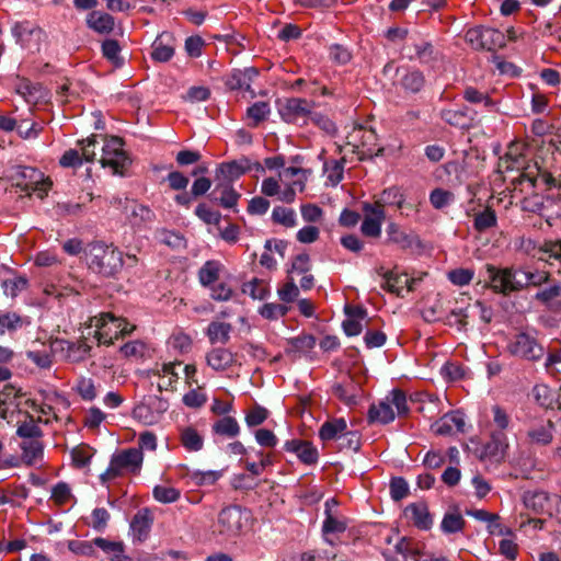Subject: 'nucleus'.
I'll return each mask as SVG.
<instances>
[{"label": "nucleus", "mask_w": 561, "mask_h": 561, "mask_svg": "<svg viewBox=\"0 0 561 561\" xmlns=\"http://www.w3.org/2000/svg\"><path fill=\"white\" fill-rule=\"evenodd\" d=\"M21 448L24 462L33 465L43 455L42 437L22 439Z\"/></svg>", "instance_id": "obj_37"}, {"label": "nucleus", "mask_w": 561, "mask_h": 561, "mask_svg": "<svg viewBox=\"0 0 561 561\" xmlns=\"http://www.w3.org/2000/svg\"><path fill=\"white\" fill-rule=\"evenodd\" d=\"M437 435H453L465 431V419L459 411L450 412L442 416L432 425Z\"/></svg>", "instance_id": "obj_21"}, {"label": "nucleus", "mask_w": 561, "mask_h": 561, "mask_svg": "<svg viewBox=\"0 0 561 561\" xmlns=\"http://www.w3.org/2000/svg\"><path fill=\"white\" fill-rule=\"evenodd\" d=\"M466 41L474 49L496 50L505 46L503 32L488 26H476L466 32Z\"/></svg>", "instance_id": "obj_9"}, {"label": "nucleus", "mask_w": 561, "mask_h": 561, "mask_svg": "<svg viewBox=\"0 0 561 561\" xmlns=\"http://www.w3.org/2000/svg\"><path fill=\"white\" fill-rule=\"evenodd\" d=\"M486 272L491 283V288L495 293L508 295L523 289V283H520L518 270H501L493 265H486Z\"/></svg>", "instance_id": "obj_11"}, {"label": "nucleus", "mask_w": 561, "mask_h": 561, "mask_svg": "<svg viewBox=\"0 0 561 561\" xmlns=\"http://www.w3.org/2000/svg\"><path fill=\"white\" fill-rule=\"evenodd\" d=\"M402 88L409 92H419L424 85V77L417 71H409L407 72L400 81Z\"/></svg>", "instance_id": "obj_56"}, {"label": "nucleus", "mask_w": 561, "mask_h": 561, "mask_svg": "<svg viewBox=\"0 0 561 561\" xmlns=\"http://www.w3.org/2000/svg\"><path fill=\"white\" fill-rule=\"evenodd\" d=\"M16 130L23 139H35L43 130V126L38 123L24 118L18 122Z\"/></svg>", "instance_id": "obj_58"}, {"label": "nucleus", "mask_w": 561, "mask_h": 561, "mask_svg": "<svg viewBox=\"0 0 561 561\" xmlns=\"http://www.w3.org/2000/svg\"><path fill=\"white\" fill-rule=\"evenodd\" d=\"M343 160H331L324 163V172L332 185H336L343 179Z\"/></svg>", "instance_id": "obj_62"}, {"label": "nucleus", "mask_w": 561, "mask_h": 561, "mask_svg": "<svg viewBox=\"0 0 561 561\" xmlns=\"http://www.w3.org/2000/svg\"><path fill=\"white\" fill-rule=\"evenodd\" d=\"M499 168L502 172L515 171L516 176L511 180L513 196L531 194L539 183L547 188L561 187V163H553L542 171L536 161H527L523 156H513L507 152L500 159Z\"/></svg>", "instance_id": "obj_1"}, {"label": "nucleus", "mask_w": 561, "mask_h": 561, "mask_svg": "<svg viewBox=\"0 0 561 561\" xmlns=\"http://www.w3.org/2000/svg\"><path fill=\"white\" fill-rule=\"evenodd\" d=\"M12 185L20 188L26 196L35 195L44 199L53 186V181L38 169L18 167L11 175Z\"/></svg>", "instance_id": "obj_4"}, {"label": "nucleus", "mask_w": 561, "mask_h": 561, "mask_svg": "<svg viewBox=\"0 0 561 561\" xmlns=\"http://www.w3.org/2000/svg\"><path fill=\"white\" fill-rule=\"evenodd\" d=\"M180 366V362L157 363L153 368L147 371V376L149 378L156 377L159 379L157 387L160 392L175 391L180 379L178 371V367Z\"/></svg>", "instance_id": "obj_17"}, {"label": "nucleus", "mask_w": 561, "mask_h": 561, "mask_svg": "<svg viewBox=\"0 0 561 561\" xmlns=\"http://www.w3.org/2000/svg\"><path fill=\"white\" fill-rule=\"evenodd\" d=\"M310 171L289 167L279 173V181L286 184V188L282 192L279 201L285 203H293L296 198V191L302 192L306 187V182Z\"/></svg>", "instance_id": "obj_15"}, {"label": "nucleus", "mask_w": 561, "mask_h": 561, "mask_svg": "<svg viewBox=\"0 0 561 561\" xmlns=\"http://www.w3.org/2000/svg\"><path fill=\"white\" fill-rule=\"evenodd\" d=\"M404 516L420 529L427 530L432 527V516L427 505L423 502L409 504L404 508Z\"/></svg>", "instance_id": "obj_25"}, {"label": "nucleus", "mask_w": 561, "mask_h": 561, "mask_svg": "<svg viewBox=\"0 0 561 561\" xmlns=\"http://www.w3.org/2000/svg\"><path fill=\"white\" fill-rule=\"evenodd\" d=\"M394 551L401 557V560L398 558L387 557V561H412L420 553V550L415 547L413 541L407 537H401L399 539L394 545Z\"/></svg>", "instance_id": "obj_43"}, {"label": "nucleus", "mask_w": 561, "mask_h": 561, "mask_svg": "<svg viewBox=\"0 0 561 561\" xmlns=\"http://www.w3.org/2000/svg\"><path fill=\"white\" fill-rule=\"evenodd\" d=\"M213 431L220 436L231 438L239 434L240 426L236 419L231 416H224L213 424Z\"/></svg>", "instance_id": "obj_46"}, {"label": "nucleus", "mask_w": 561, "mask_h": 561, "mask_svg": "<svg viewBox=\"0 0 561 561\" xmlns=\"http://www.w3.org/2000/svg\"><path fill=\"white\" fill-rule=\"evenodd\" d=\"M95 323V337L100 344L111 345L114 340L119 336L129 334L134 327L122 318H116L112 313H102L99 318L94 319Z\"/></svg>", "instance_id": "obj_8"}, {"label": "nucleus", "mask_w": 561, "mask_h": 561, "mask_svg": "<svg viewBox=\"0 0 561 561\" xmlns=\"http://www.w3.org/2000/svg\"><path fill=\"white\" fill-rule=\"evenodd\" d=\"M552 241L553 240H547L542 244L537 245L536 242L533 241L531 239H523L520 241V249L525 253H527L534 257H537L540 261H545V262L549 263L550 265H557V262L553 260V257H549L550 253H546L543 251V248L546 247V244L548 242H552Z\"/></svg>", "instance_id": "obj_42"}, {"label": "nucleus", "mask_w": 561, "mask_h": 561, "mask_svg": "<svg viewBox=\"0 0 561 561\" xmlns=\"http://www.w3.org/2000/svg\"><path fill=\"white\" fill-rule=\"evenodd\" d=\"M37 423L38 421L26 412L24 420L19 421L16 424V435L22 439L42 437L43 431Z\"/></svg>", "instance_id": "obj_40"}, {"label": "nucleus", "mask_w": 561, "mask_h": 561, "mask_svg": "<svg viewBox=\"0 0 561 561\" xmlns=\"http://www.w3.org/2000/svg\"><path fill=\"white\" fill-rule=\"evenodd\" d=\"M206 363L215 371H227L240 365L238 356L228 348L215 347L206 353Z\"/></svg>", "instance_id": "obj_19"}, {"label": "nucleus", "mask_w": 561, "mask_h": 561, "mask_svg": "<svg viewBox=\"0 0 561 561\" xmlns=\"http://www.w3.org/2000/svg\"><path fill=\"white\" fill-rule=\"evenodd\" d=\"M377 202H381L383 206L394 205L398 209H402L405 204V197L399 187L391 186L382 191Z\"/></svg>", "instance_id": "obj_53"}, {"label": "nucleus", "mask_w": 561, "mask_h": 561, "mask_svg": "<svg viewBox=\"0 0 561 561\" xmlns=\"http://www.w3.org/2000/svg\"><path fill=\"white\" fill-rule=\"evenodd\" d=\"M313 103L306 99L290 98L279 106V114L287 123L306 122L312 114Z\"/></svg>", "instance_id": "obj_18"}, {"label": "nucleus", "mask_w": 561, "mask_h": 561, "mask_svg": "<svg viewBox=\"0 0 561 561\" xmlns=\"http://www.w3.org/2000/svg\"><path fill=\"white\" fill-rule=\"evenodd\" d=\"M142 462L144 454L140 449H123L112 456L108 468L100 476V479L103 482H107L127 473L138 474L141 470Z\"/></svg>", "instance_id": "obj_7"}, {"label": "nucleus", "mask_w": 561, "mask_h": 561, "mask_svg": "<svg viewBox=\"0 0 561 561\" xmlns=\"http://www.w3.org/2000/svg\"><path fill=\"white\" fill-rule=\"evenodd\" d=\"M222 476L221 471H194L191 473V479L196 485H213Z\"/></svg>", "instance_id": "obj_60"}, {"label": "nucleus", "mask_w": 561, "mask_h": 561, "mask_svg": "<svg viewBox=\"0 0 561 561\" xmlns=\"http://www.w3.org/2000/svg\"><path fill=\"white\" fill-rule=\"evenodd\" d=\"M497 224L495 211L491 207H485L482 211L474 214L473 227L478 232H484Z\"/></svg>", "instance_id": "obj_45"}, {"label": "nucleus", "mask_w": 561, "mask_h": 561, "mask_svg": "<svg viewBox=\"0 0 561 561\" xmlns=\"http://www.w3.org/2000/svg\"><path fill=\"white\" fill-rule=\"evenodd\" d=\"M153 499L163 504L176 502L181 496V491L170 485H156L152 490Z\"/></svg>", "instance_id": "obj_49"}, {"label": "nucleus", "mask_w": 561, "mask_h": 561, "mask_svg": "<svg viewBox=\"0 0 561 561\" xmlns=\"http://www.w3.org/2000/svg\"><path fill=\"white\" fill-rule=\"evenodd\" d=\"M76 389L79 396L85 401H91L96 397V388L91 378L81 377L77 382Z\"/></svg>", "instance_id": "obj_64"}, {"label": "nucleus", "mask_w": 561, "mask_h": 561, "mask_svg": "<svg viewBox=\"0 0 561 561\" xmlns=\"http://www.w3.org/2000/svg\"><path fill=\"white\" fill-rule=\"evenodd\" d=\"M347 431V425L344 419H334L327 421L322 424L319 431V436L322 440H337L340 443L341 436Z\"/></svg>", "instance_id": "obj_34"}, {"label": "nucleus", "mask_w": 561, "mask_h": 561, "mask_svg": "<svg viewBox=\"0 0 561 561\" xmlns=\"http://www.w3.org/2000/svg\"><path fill=\"white\" fill-rule=\"evenodd\" d=\"M300 213L306 222L318 224L323 220V210L316 204L301 205Z\"/></svg>", "instance_id": "obj_63"}, {"label": "nucleus", "mask_w": 561, "mask_h": 561, "mask_svg": "<svg viewBox=\"0 0 561 561\" xmlns=\"http://www.w3.org/2000/svg\"><path fill=\"white\" fill-rule=\"evenodd\" d=\"M38 393L42 397V401H41V405H38L39 416H38L37 421L48 424L50 422V417H53L54 420H58V416L55 412L53 403L66 402V399L62 398L57 392H49L46 390H41Z\"/></svg>", "instance_id": "obj_27"}, {"label": "nucleus", "mask_w": 561, "mask_h": 561, "mask_svg": "<svg viewBox=\"0 0 561 561\" xmlns=\"http://www.w3.org/2000/svg\"><path fill=\"white\" fill-rule=\"evenodd\" d=\"M271 112L270 105L266 102H256L247 110V117L251 122L250 126L256 127L261 122L266 119Z\"/></svg>", "instance_id": "obj_50"}, {"label": "nucleus", "mask_w": 561, "mask_h": 561, "mask_svg": "<svg viewBox=\"0 0 561 561\" xmlns=\"http://www.w3.org/2000/svg\"><path fill=\"white\" fill-rule=\"evenodd\" d=\"M222 264L218 261H207L198 271V279L205 287L214 285L218 279Z\"/></svg>", "instance_id": "obj_41"}, {"label": "nucleus", "mask_w": 561, "mask_h": 561, "mask_svg": "<svg viewBox=\"0 0 561 561\" xmlns=\"http://www.w3.org/2000/svg\"><path fill=\"white\" fill-rule=\"evenodd\" d=\"M87 261L90 270L105 277L116 275L125 263L118 249L103 242L89 245Z\"/></svg>", "instance_id": "obj_2"}, {"label": "nucleus", "mask_w": 561, "mask_h": 561, "mask_svg": "<svg viewBox=\"0 0 561 561\" xmlns=\"http://www.w3.org/2000/svg\"><path fill=\"white\" fill-rule=\"evenodd\" d=\"M232 331V327L230 323L227 322H220V321H213L209 323L206 335L209 339V342L211 344L221 343L226 344L228 343L230 339V333Z\"/></svg>", "instance_id": "obj_39"}, {"label": "nucleus", "mask_w": 561, "mask_h": 561, "mask_svg": "<svg viewBox=\"0 0 561 561\" xmlns=\"http://www.w3.org/2000/svg\"><path fill=\"white\" fill-rule=\"evenodd\" d=\"M100 162L103 168L112 169L114 174H123L128 163V158L123 149V140L121 138L111 137L105 140Z\"/></svg>", "instance_id": "obj_13"}, {"label": "nucleus", "mask_w": 561, "mask_h": 561, "mask_svg": "<svg viewBox=\"0 0 561 561\" xmlns=\"http://www.w3.org/2000/svg\"><path fill=\"white\" fill-rule=\"evenodd\" d=\"M242 293L253 299L263 300L268 294V285L263 279L252 278L242 285Z\"/></svg>", "instance_id": "obj_48"}, {"label": "nucleus", "mask_w": 561, "mask_h": 561, "mask_svg": "<svg viewBox=\"0 0 561 561\" xmlns=\"http://www.w3.org/2000/svg\"><path fill=\"white\" fill-rule=\"evenodd\" d=\"M465 525L466 522L460 513L449 512L445 514L440 524V528L446 534H454L457 531H461Z\"/></svg>", "instance_id": "obj_51"}, {"label": "nucleus", "mask_w": 561, "mask_h": 561, "mask_svg": "<svg viewBox=\"0 0 561 561\" xmlns=\"http://www.w3.org/2000/svg\"><path fill=\"white\" fill-rule=\"evenodd\" d=\"M491 440L485 445V455L495 460L504 458L508 449V439L505 430L508 428L511 419L504 409L492 407Z\"/></svg>", "instance_id": "obj_6"}, {"label": "nucleus", "mask_w": 561, "mask_h": 561, "mask_svg": "<svg viewBox=\"0 0 561 561\" xmlns=\"http://www.w3.org/2000/svg\"><path fill=\"white\" fill-rule=\"evenodd\" d=\"M251 161L248 158H241L230 162L221 163L218 171L227 181L231 182L251 170Z\"/></svg>", "instance_id": "obj_32"}, {"label": "nucleus", "mask_w": 561, "mask_h": 561, "mask_svg": "<svg viewBox=\"0 0 561 561\" xmlns=\"http://www.w3.org/2000/svg\"><path fill=\"white\" fill-rule=\"evenodd\" d=\"M440 117L443 121H445L447 124L455 126V127H467L469 126L470 118L467 116L466 112L462 110H444L440 113Z\"/></svg>", "instance_id": "obj_54"}, {"label": "nucleus", "mask_w": 561, "mask_h": 561, "mask_svg": "<svg viewBox=\"0 0 561 561\" xmlns=\"http://www.w3.org/2000/svg\"><path fill=\"white\" fill-rule=\"evenodd\" d=\"M168 408V400L159 396H148L134 408L133 416L145 425H153L159 422Z\"/></svg>", "instance_id": "obj_12"}, {"label": "nucleus", "mask_w": 561, "mask_h": 561, "mask_svg": "<svg viewBox=\"0 0 561 561\" xmlns=\"http://www.w3.org/2000/svg\"><path fill=\"white\" fill-rule=\"evenodd\" d=\"M454 201V194L443 188H435L430 194V202L436 209H443Z\"/></svg>", "instance_id": "obj_61"}, {"label": "nucleus", "mask_w": 561, "mask_h": 561, "mask_svg": "<svg viewBox=\"0 0 561 561\" xmlns=\"http://www.w3.org/2000/svg\"><path fill=\"white\" fill-rule=\"evenodd\" d=\"M388 241L400 245L401 248H410L413 243V237L407 233L396 222H390L387 227Z\"/></svg>", "instance_id": "obj_47"}, {"label": "nucleus", "mask_w": 561, "mask_h": 561, "mask_svg": "<svg viewBox=\"0 0 561 561\" xmlns=\"http://www.w3.org/2000/svg\"><path fill=\"white\" fill-rule=\"evenodd\" d=\"M554 425L550 420L531 424L526 432L527 443L530 445L547 446L553 439Z\"/></svg>", "instance_id": "obj_22"}, {"label": "nucleus", "mask_w": 561, "mask_h": 561, "mask_svg": "<svg viewBox=\"0 0 561 561\" xmlns=\"http://www.w3.org/2000/svg\"><path fill=\"white\" fill-rule=\"evenodd\" d=\"M12 33L16 41L26 48L36 47L41 37L42 31L36 27H31L26 23H18L12 28Z\"/></svg>", "instance_id": "obj_28"}, {"label": "nucleus", "mask_w": 561, "mask_h": 561, "mask_svg": "<svg viewBox=\"0 0 561 561\" xmlns=\"http://www.w3.org/2000/svg\"><path fill=\"white\" fill-rule=\"evenodd\" d=\"M250 514L239 505H228L220 510L213 533L226 540L241 536L249 523Z\"/></svg>", "instance_id": "obj_3"}, {"label": "nucleus", "mask_w": 561, "mask_h": 561, "mask_svg": "<svg viewBox=\"0 0 561 561\" xmlns=\"http://www.w3.org/2000/svg\"><path fill=\"white\" fill-rule=\"evenodd\" d=\"M507 351L511 355L527 359L538 360L543 356L545 350L537 340L527 334L519 333L514 336L507 344Z\"/></svg>", "instance_id": "obj_16"}, {"label": "nucleus", "mask_w": 561, "mask_h": 561, "mask_svg": "<svg viewBox=\"0 0 561 561\" xmlns=\"http://www.w3.org/2000/svg\"><path fill=\"white\" fill-rule=\"evenodd\" d=\"M520 283H523V289L529 285L540 286L547 283L549 279L548 272H530L526 270H518Z\"/></svg>", "instance_id": "obj_57"}, {"label": "nucleus", "mask_w": 561, "mask_h": 561, "mask_svg": "<svg viewBox=\"0 0 561 561\" xmlns=\"http://www.w3.org/2000/svg\"><path fill=\"white\" fill-rule=\"evenodd\" d=\"M256 76L257 70L253 67L242 70L236 69L229 75L226 83L231 90L249 91L251 89V83Z\"/></svg>", "instance_id": "obj_29"}, {"label": "nucleus", "mask_w": 561, "mask_h": 561, "mask_svg": "<svg viewBox=\"0 0 561 561\" xmlns=\"http://www.w3.org/2000/svg\"><path fill=\"white\" fill-rule=\"evenodd\" d=\"M284 448L288 453L296 454L305 465H314L318 461V450L308 440L290 439L285 443Z\"/></svg>", "instance_id": "obj_23"}, {"label": "nucleus", "mask_w": 561, "mask_h": 561, "mask_svg": "<svg viewBox=\"0 0 561 561\" xmlns=\"http://www.w3.org/2000/svg\"><path fill=\"white\" fill-rule=\"evenodd\" d=\"M337 502L334 499L328 500L325 502V519L322 525V531L324 535L334 534V533H344L347 528V524L345 520L340 519L333 516L331 512V506H336Z\"/></svg>", "instance_id": "obj_35"}, {"label": "nucleus", "mask_w": 561, "mask_h": 561, "mask_svg": "<svg viewBox=\"0 0 561 561\" xmlns=\"http://www.w3.org/2000/svg\"><path fill=\"white\" fill-rule=\"evenodd\" d=\"M102 54L115 67H121L123 65V58L121 57V46L117 41H104L102 44Z\"/></svg>", "instance_id": "obj_55"}, {"label": "nucleus", "mask_w": 561, "mask_h": 561, "mask_svg": "<svg viewBox=\"0 0 561 561\" xmlns=\"http://www.w3.org/2000/svg\"><path fill=\"white\" fill-rule=\"evenodd\" d=\"M348 144L353 145L360 159L380 157L383 154V148L377 147V134L371 128L363 126L355 127L348 135Z\"/></svg>", "instance_id": "obj_10"}, {"label": "nucleus", "mask_w": 561, "mask_h": 561, "mask_svg": "<svg viewBox=\"0 0 561 561\" xmlns=\"http://www.w3.org/2000/svg\"><path fill=\"white\" fill-rule=\"evenodd\" d=\"M152 525V517L148 510L139 511L133 518L130 527L138 540L147 538Z\"/></svg>", "instance_id": "obj_36"}, {"label": "nucleus", "mask_w": 561, "mask_h": 561, "mask_svg": "<svg viewBox=\"0 0 561 561\" xmlns=\"http://www.w3.org/2000/svg\"><path fill=\"white\" fill-rule=\"evenodd\" d=\"M377 273L382 277L381 287L391 293L400 296L404 289L408 291L413 290L414 279L409 278L405 274H397L389 271H383V267L377 270Z\"/></svg>", "instance_id": "obj_20"}, {"label": "nucleus", "mask_w": 561, "mask_h": 561, "mask_svg": "<svg viewBox=\"0 0 561 561\" xmlns=\"http://www.w3.org/2000/svg\"><path fill=\"white\" fill-rule=\"evenodd\" d=\"M159 241L172 249L180 250L186 248V240L180 233L170 230H161L158 232Z\"/></svg>", "instance_id": "obj_59"}, {"label": "nucleus", "mask_w": 561, "mask_h": 561, "mask_svg": "<svg viewBox=\"0 0 561 561\" xmlns=\"http://www.w3.org/2000/svg\"><path fill=\"white\" fill-rule=\"evenodd\" d=\"M364 218L360 232L367 238L377 239L381 236V226L386 219V211L381 202L365 203L363 205Z\"/></svg>", "instance_id": "obj_14"}, {"label": "nucleus", "mask_w": 561, "mask_h": 561, "mask_svg": "<svg viewBox=\"0 0 561 561\" xmlns=\"http://www.w3.org/2000/svg\"><path fill=\"white\" fill-rule=\"evenodd\" d=\"M272 220L286 228L296 226V213L291 208L276 206L272 211Z\"/></svg>", "instance_id": "obj_52"}, {"label": "nucleus", "mask_w": 561, "mask_h": 561, "mask_svg": "<svg viewBox=\"0 0 561 561\" xmlns=\"http://www.w3.org/2000/svg\"><path fill=\"white\" fill-rule=\"evenodd\" d=\"M87 24L100 34H108L113 31L115 22L112 15L101 11H92L87 19Z\"/></svg>", "instance_id": "obj_33"}, {"label": "nucleus", "mask_w": 561, "mask_h": 561, "mask_svg": "<svg viewBox=\"0 0 561 561\" xmlns=\"http://www.w3.org/2000/svg\"><path fill=\"white\" fill-rule=\"evenodd\" d=\"M333 393L346 405H355L360 396V388L352 379L337 383L333 387Z\"/></svg>", "instance_id": "obj_31"}, {"label": "nucleus", "mask_w": 561, "mask_h": 561, "mask_svg": "<svg viewBox=\"0 0 561 561\" xmlns=\"http://www.w3.org/2000/svg\"><path fill=\"white\" fill-rule=\"evenodd\" d=\"M181 443L188 451H199L204 446V438L197 430L187 426L181 430Z\"/></svg>", "instance_id": "obj_44"}, {"label": "nucleus", "mask_w": 561, "mask_h": 561, "mask_svg": "<svg viewBox=\"0 0 561 561\" xmlns=\"http://www.w3.org/2000/svg\"><path fill=\"white\" fill-rule=\"evenodd\" d=\"M94 545L110 554V561H126L125 546L122 541H110L105 538H95Z\"/></svg>", "instance_id": "obj_38"}, {"label": "nucleus", "mask_w": 561, "mask_h": 561, "mask_svg": "<svg viewBox=\"0 0 561 561\" xmlns=\"http://www.w3.org/2000/svg\"><path fill=\"white\" fill-rule=\"evenodd\" d=\"M552 494L543 491L526 492L523 496V503L527 510L538 515H549L551 508Z\"/></svg>", "instance_id": "obj_24"}, {"label": "nucleus", "mask_w": 561, "mask_h": 561, "mask_svg": "<svg viewBox=\"0 0 561 561\" xmlns=\"http://www.w3.org/2000/svg\"><path fill=\"white\" fill-rule=\"evenodd\" d=\"M316 337L311 334H299L287 341L286 353L298 357L308 354L316 346Z\"/></svg>", "instance_id": "obj_30"}, {"label": "nucleus", "mask_w": 561, "mask_h": 561, "mask_svg": "<svg viewBox=\"0 0 561 561\" xmlns=\"http://www.w3.org/2000/svg\"><path fill=\"white\" fill-rule=\"evenodd\" d=\"M151 57L156 61L165 62L174 55V38L170 33L160 34L152 43Z\"/></svg>", "instance_id": "obj_26"}, {"label": "nucleus", "mask_w": 561, "mask_h": 561, "mask_svg": "<svg viewBox=\"0 0 561 561\" xmlns=\"http://www.w3.org/2000/svg\"><path fill=\"white\" fill-rule=\"evenodd\" d=\"M409 412L405 393L400 389H393L385 399L377 404H371L368 411L370 423L388 424L392 422L396 414L405 415Z\"/></svg>", "instance_id": "obj_5"}]
</instances>
